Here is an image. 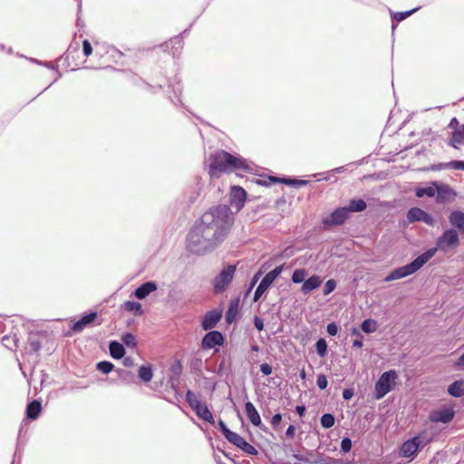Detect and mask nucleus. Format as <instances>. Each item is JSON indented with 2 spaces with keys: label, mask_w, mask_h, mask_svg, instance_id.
<instances>
[{
  "label": "nucleus",
  "mask_w": 464,
  "mask_h": 464,
  "mask_svg": "<svg viewBox=\"0 0 464 464\" xmlns=\"http://www.w3.org/2000/svg\"><path fill=\"white\" fill-rule=\"evenodd\" d=\"M234 223L230 208L223 205L208 209L195 221L187 237L186 247L196 255H205L224 241Z\"/></svg>",
  "instance_id": "f257e3e1"
},
{
  "label": "nucleus",
  "mask_w": 464,
  "mask_h": 464,
  "mask_svg": "<svg viewBox=\"0 0 464 464\" xmlns=\"http://www.w3.org/2000/svg\"><path fill=\"white\" fill-rule=\"evenodd\" d=\"M459 244V237L456 230L452 228L447 229L438 237L436 248H430L426 250L424 254L416 257L412 262L392 270V273L386 276L384 281L391 282L413 275L415 271L420 269L423 265L430 260V258L436 254L437 249L445 251L450 247H457Z\"/></svg>",
  "instance_id": "f03ea898"
},
{
  "label": "nucleus",
  "mask_w": 464,
  "mask_h": 464,
  "mask_svg": "<svg viewBox=\"0 0 464 464\" xmlns=\"http://www.w3.org/2000/svg\"><path fill=\"white\" fill-rule=\"evenodd\" d=\"M251 171L252 168L241 156L232 155L224 150L212 153L208 157V175L210 179H219L223 174L233 171Z\"/></svg>",
  "instance_id": "7ed1b4c3"
},
{
  "label": "nucleus",
  "mask_w": 464,
  "mask_h": 464,
  "mask_svg": "<svg viewBox=\"0 0 464 464\" xmlns=\"http://www.w3.org/2000/svg\"><path fill=\"white\" fill-rule=\"evenodd\" d=\"M432 438L428 437L426 431L420 432L418 436L409 439L401 445V454L403 458H413V456L430 443Z\"/></svg>",
  "instance_id": "20e7f679"
},
{
  "label": "nucleus",
  "mask_w": 464,
  "mask_h": 464,
  "mask_svg": "<svg viewBox=\"0 0 464 464\" xmlns=\"http://www.w3.org/2000/svg\"><path fill=\"white\" fill-rule=\"evenodd\" d=\"M398 373L395 370L384 372L380 376L374 386L375 399H382L390 392L397 383Z\"/></svg>",
  "instance_id": "39448f33"
},
{
  "label": "nucleus",
  "mask_w": 464,
  "mask_h": 464,
  "mask_svg": "<svg viewBox=\"0 0 464 464\" xmlns=\"http://www.w3.org/2000/svg\"><path fill=\"white\" fill-rule=\"evenodd\" d=\"M236 270V265H228L220 271L219 275L215 276L213 281L215 293H220L226 290L234 277Z\"/></svg>",
  "instance_id": "423d86ee"
},
{
  "label": "nucleus",
  "mask_w": 464,
  "mask_h": 464,
  "mask_svg": "<svg viewBox=\"0 0 464 464\" xmlns=\"http://www.w3.org/2000/svg\"><path fill=\"white\" fill-rule=\"evenodd\" d=\"M282 271L283 265H279L277 267L272 269L264 276V278L261 280L260 284L254 292L255 302L259 300L262 295H264L267 288L270 287V285L273 284L276 278L279 276Z\"/></svg>",
  "instance_id": "0eeeda50"
},
{
  "label": "nucleus",
  "mask_w": 464,
  "mask_h": 464,
  "mask_svg": "<svg viewBox=\"0 0 464 464\" xmlns=\"http://www.w3.org/2000/svg\"><path fill=\"white\" fill-rule=\"evenodd\" d=\"M349 218V209L346 207L337 208L333 213L323 220L326 227L341 226Z\"/></svg>",
  "instance_id": "6e6552de"
},
{
  "label": "nucleus",
  "mask_w": 464,
  "mask_h": 464,
  "mask_svg": "<svg viewBox=\"0 0 464 464\" xmlns=\"http://www.w3.org/2000/svg\"><path fill=\"white\" fill-rule=\"evenodd\" d=\"M407 218L409 222L423 221L429 226H433L434 224L432 216L420 208H411L408 209Z\"/></svg>",
  "instance_id": "1a4fd4ad"
},
{
  "label": "nucleus",
  "mask_w": 464,
  "mask_h": 464,
  "mask_svg": "<svg viewBox=\"0 0 464 464\" xmlns=\"http://www.w3.org/2000/svg\"><path fill=\"white\" fill-rule=\"evenodd\" d=\"M228 441L231 444L240 448V450L245 453L250 455H256L258 453L255 446L249 444L247 440H246L243 437H241L240 434L237 432L233 431L230 434V439L228 440Z\"/></svg>",
  "instance_id": "9d476101"
},
{
  "label": "nucleus",
  "mask_w": 464,
  "mask_h": 464,
  "mask_svg": "<svg viewBox=\"0 0 464 464\" xmlns=\"http://www.w3.org/2000/svg\"><path fill=\"white\" fill-rule=\"evenodd\" d=\"M224 343V337L219 331H210L202 338L201 346L203 349H212L215 345Z\"/></svg>",
  "instance_id": "9b49d317"
},
{
  "label": "nucleus",
  "mask_w": 464,
  "mask_h": 464,
  "mask_svg": "<svg viewBox=\"0 0 464 464\" xmlns=\"http://www.w3.org/2000/svg\"><path fill=\"white\" fill-rule=\"evenodd\" d=\"M455 417V411L453 409H444L440 411H431L430 414V420L438 423L440 421L443 424L450 423Z\"/></svg>",
  "instance_id": "f8f14e48"
},
{
  "label": "nucleus",
  "mask_w": 464,
  "mask_h": 464,
  "mask_svg": "<svg viewBox=\"0 0 464 464\" xmlns=\"http://www.w3.org/2000/svg\"><path fill=\"white\" fill-rule=\"evenodd\" d=\"M222 316L221 310H211L208 311L202 319L201 326L204 330H209L215 328L218 323H219Z\"/></svg>",
  "instance_id": "ddd939ff"
},
{
  "label": "nucleus",
  "mask_w": 464,
  "mask_h": 464,
  "mask_svg": "<svg viewBox=\"0 0 464 464\" xmlns=\"http://www.w3.org/2000/svg\"><path fill=\"white\" fill-rule=\"evenodd\" d=\"M449 127L453 130L451 140L457 144H464V124H460L456 118H453Z\"/></svg>",
  "instance_id": "4468645a"
},
{
  "label": "nucleus",
  "mask_w": 464,
  "mask_h": 464,
  "mask_svg": "<svg viewBox=\"0 0 464 464\" xmlns=\"http://www.w3.org/2000/svg\"><path fill=\"white\" fill-rule=\"evenodd\" d=\"M322 283L323 280L320 276L314 275L309 276L307 279L305 277V280L301 286V292L303 295H309L311 291L319 288Z\"/></svg>",
  "instance_id": "2eb2a0df"
},
{
  "label": "nucleus",
  "mask_w": 464,
  "mask_h": 464,
  "mask_svg": "<svg viewBox=\"0 0 464 464\" xmlns=\"http://www.w3.org/2000/svg\"><path fill=\"white\" fill-rule=\"evenodd\" d=\"M245 411L250 423L256 427H260L262 425V418L260 417L259 412L256 410L254 404L249 402V401L245 404Z\"/></svg>",
  "instance_id": "dca6fc26"
},
{
  "label": "nucleus",
  "mask_w": 464,
  "mask_h": 464,
  "mask_svg": "<svg viewBox=\"0 0 464 464\" xmlns=\"http://www.w3.org/2000/svg\"><path fill=\"white\" fill-rule=\"evenodd\" d=\"M157 289V285L152 282H146L134 291V296L138 299H144Z\"/></svg>",
  "instance_id": "f3484780"
},
{
  "label": "nucleus",
  "mask_w": 464,
  "mask_h": 464,
  "mask_svg": "<svg viewBox=\"0 0 464 464\" xmlns=\"http://www.w3.org/2000/svg\"><path fill=\"white\" fill-rule=\"evenodd\" d=\"M195 412L198 418L206 420L209 424L214 425L215 418L213 416V413L208 408L206 402H203V401H201L199 406L197 408Z\"/></svg>",
  "instance_id": "a211bd4d"
},
{
  "label": "nucleus",
  "mask_w": 464,
  "mask_h": 464,
  "mask_svg": "<svg viewBox=\"0 0 464 464\" xmlns=\"http://www.w3.org/2000/svg\"><path fill=\"white\" fill-rule=\"evenodd\" d=\"M456 196L452 188L448 185L437 186V201L444 202L450 200Z\"/></svg>",
  "instance_id": "6ab92c4d"
},
{
  "label": "nucleus",
  "mask_w": 464,
  "mask_h": 464,
  "mask_svg": "<svg viewBox=\"0 0 464 464\" xmlns=\"http://www.w3.org/2000/svg\"><path fill=\"white\" fill-rule=\"evenodd\" d=\"M96 318L97 313L95 312L84 315L82 319L73 324L72 330L74 332H81L83 328L92 324Z\"/></svg>",
  "instance_id": "aec40b11"
},
{
  "label": "nucleus",
  "mask_w": 464,
  "mask_h": 464,
  "mask_svg": "<svg viewBox=\"0 0 464 464\" xmlns=\"http://www.w3.org/2000/svg\"><path fill=\"white\" fill-rule=\"evenodd\" d=\"M450 223L459 228L461 234L464 235V213L461 210H454L450 214Z\"/></svg>",
  "instance_id": "412c9836"
},
{
  "label": "nucleus",
  "mask_w": 464,
  "mask_h": 464,
  "mask_svg": "<svg viewBox=\"0 0 464 464\" xmlns=\"http://www.w3.org/2000/svg\"><path fill=\"white\" fill-rule=\"evenodd\" d=\"M448 392L452 397L459 398L464 396V379L456 380L455 382L450 384Z\"/></svg>",
  "instance_id": "4be33fe9"
},
{
  "label": "nucleus",
  "mask_w": 464,
  "mask_h": 464,
  "mask_svg": "<svg viewBox=\"0 0 464 464\" xmlns=\"http://www.w3.org/2000/svg\"><path fill=\"white\" fill-rule=\"evenodd\" d=\"M109 350L111 356L114 359H121L125 354V349L123 345L116 341L110 343Z\"/></svg>",
  "instance_id": "5701e85b"
},
{
  "label": "nucleus",
  "mask_w": 464,
  "mask_h": 464,
  "mask_svg": "<svg viewBox=\"0 0 464 464\" xmlns=\"http://www.w3.org/2000/svg\"><path fill=\"white\" fill-rule=\"evenodd\" d=\"M42 410L41 403L37 401H33L27 405L26 415L29 419L35 420L38 418Z\"/></svg>",
  "instance_id": "b1692460"
},
{
  "label": "nucleus",
  "mask_w": 464,
  "mask_h": 464,
  "mask_svg": "<svg viewBox=\"0 0 464 464\" xmlns=\"http://www.w3.org/2000/svg\"><path fill=\"white\" fill-rule=\"evenodd\" d=\"M122 308L125 311L133 313L136 315H141L143 314L142 306L140 303L134 301H126L122 304Z\"/></svg>",
  "instance_id": "393cba45"
},
{
  "label": "nucleus",
  "mask_w": 464,
  "mask_h": 464,
  "mask_svg": "<svg viewBox=\"0 0 464 464\" xmlns=\"http://www.w3.org/2000/svg\"><path fill=\"white\" fill-rule=\"evenodd\" d=\"M231 196L234 200H237L240 204H244L246 199V190L239 186L231 187Z\"/></svg>",
  "instance_id": "a878e982"
},
{
  "label": "nucleus",
  "mask_w": 464,
  "mask_h": 464,
  "mask_svg": "<svg viewBox=\"0 0 464 464\" xmlns=\"http://www.w3.org/2000/svg\"><path fill=\"white\" fill-rule=\"evenodd\" d=\"M139 378L144 382H149L153 377L152 369L150 365H142L140 367L138 372Z\"/></svg>",
  "instance_id": "bb28decb"
},
{
  "label": "nucleus",
  "mask_w": 464,
  "mask_h": 464,
  "mask_svg": "<svg viewBox=\"0 0 464 464\" xmlns=\"http://www.w3.org/2000/svg\"><path fill=\"white\" fill-rule=\"evenodd\" d=\"M186 400L188 402V404L190 405V408H192V410L194 411H196L197 408L199 406L200 402H201V399L199 398V396H198L196 394V392L188 390L187 392H186Z\"/></svg>",
  "instance_id": "cd10ccee"
},
{
  "label": "nucleus",
  "mask_w": 464,
  "mask_h": 464,
  "mask_svg": "<svg viewBox=\"0 0 464 464\" xmlns=\"http://www.w3.org/2000/svg\"><path fill=\"white\" fill-rule=\"evenodd\" d=\"M349 209V214L351 211H362L366 209L367 203L362 199H352L349 202V207H346Z\"/></svg>",
  "instance_id": "c85d7f7f"
},
{
  "label": "nucleus",
  "mask_w": 464,
  "mask_h": 464,
  "mask_svg": "<svg viewBox=\"0 0 464 464\" xmlns=\"http://www.w3.org/2000/svg\"><path fill=\"white\" fill-rule=\"evenodd\" d=\"M308 276V271L304 268L295 269L291 276L292 282L295 284L304 283L305 277Z\"/></svg>",
  "instance_id": "c756f323"
},
{
  "label": "nucleus",
  "mask_w": 464,
  "mask_h": 464,
  "mask_svg": "<svg viewBox=\"0 0 464 464\" xmlns=\"http://www.w3.org/2000/svg\"><path fill=\"white\" fill-rule=\"evenodd\" d=\"M361 329L365 333H373L377 330V323L372 318L365 319L361 324Z\"/></svg>",
  "instance_id": "7c9ffc66"
},
{
  "label": "nucleus",
  "mask_w": 464,
  "mask_h": 464,
  "mask_svg": "<svg viewBox=\"0 0 464 464\" xmlns=\"http://www.w3.org/2000/svg\"><path fill=\"white\" fill-rule=\"evenodd\" d=\"M437 192V186L436 187H426V188H420L416 189V195L418 197L422 196H429L433 197Z\"/></svg>",
  "instance_id": "2f4dec72"
},
{
  "label": "nucleus",
  "mask_w": 464,
  "mask_h": 464,
  "mask_svg": "<svg viewBox=\"0 0 464 464\" xmlns=\"http://www.w3.org/2000/svg\"><path fill=\"white\" fill-rule=\"evenodd\" d=\"M28 343H29L31 351H33V352L36 353L41 348V343L39 341L37 334H31L29 335Z\"/></svg>",
  "instance_id": "473e14b6"
},
{
  "label": "nucleus",
  "mask_w": 464,
  "mask_h": 464,
  "mask_svg": "<svg viewBox=\"0 0 464 464\" xmlns=\"http://www.w3.org/2000/svg\"><path fill=\"white\" fill-rule=\"evenodd\" d=\"M321 425L324 428H331L335 423V419L332 413H324L320 419Z\"/></svg>",
  "instance_id": "72a5a7b5"
},
{
  "label": "nucleus",
  "mask_w": 464,
  "mask_h": 464,
  "mask_svg": "<svg viewBox=\"0 0 464 464\" xmlns=\"http://www.w3.org/2000/svg\"><path fill=\"white\" fill-rule=\"evenodd\" d=\"M315 348L320 357H325V353L327 351V343L324 338H319V340L315 343Z\"/></svg>",
  "instance_id": "f704fd0d"
},
{
  "label": "nucleus",
  "mask_w": 464,
  "mask_h": 464,
  "mask_svg": "<svg viewBox=\"0 0 464 464\" xmlns=\"http://www.w3.org/2000/svg\"><path fill=\"white\" fill-rule=\"evenodd\" d=\"M237 308H238V304L237 303L230 304V307H229V309L226 313V320H227V323L230 324V323L233 322L234 318L237 315Z\"/></svg>",
  "instance_id": "c9c22d12"
},
{
  "label": "nucleus",
  "mask_w": 464,
  "mask_h": 464,
  "mask_svg": "<svg viewBox=\"0 0 464 464\" xmlns=\"http://www.w3.org/2000/svg\"><path fill=\"white\" fill-rule=\"evenodd\" d=\"M420 8H413L411 10H409V11H405V12H396L393 14V19L396 20V22H402L403 19H406L407 17H409L410 15H411V14H413L414 12H416L417 10H419Z\"/></svg>",
  "instance_id": "e433bc0d"
},
{
  "label": "nucleus",
  "mask_w": 464,
  "mask_h": 464,
  "mask_svg": "<svg viewBox=\"0 0 464 464\" xmlns=\"http://www.w3.org/2000/svg\"><path fill=\"white\" fill-rule=\"evenodd\" d=\"M121 341L126 346L130 348L135 347L137 344L135 336L130 333L123 334L121 337Z\"/></svg>",
  "instance_id": "4c0bfd02"
},
{
  "label": "nucleus",
  "mask_w": 464,
  "mask_h": 464,
  "mask_svg": "<svg viewBox=\"0 0 464 464\" xmlns=\"http://www.w3.org/2000/svg\"><path fill=\"white\" fill-rule=\"evenodd\" d=\"M113 364L107 361H102L97 363V369L102 373H109L113 370Z\"/></svg>",
  "instance_id": "58836bf2"
},
{
  "label": "nucleus",
  "mask_w": 464,
  "mask_h": 464,
  "mask_svg": "<svg viewBox=\"0 0 464 464\" xmlns=\"http://www.w3.org/2000/svg\"><path fill=\"white\" fill-rule=\"evenodd\" d=\"M337 287V282L334 279H330L324 283L323 293L324 295H330Z\"/></svg>",
  "instance_id": "ea45409f"
},
{
  "label": "nucleus",
  "mask_w": 464,
  "mask_h": 464,
  "mask_svg": "<svg viewBox=\"0 0 464 464\" xmlns=\"http://www.w3.org/2000/svg\"><path fill=\"white\" fill-rule=\"evenodd\" d=\"M273 181L277 182H283L285 184H295L296 186H304V184H306V180L302 179H276V178H271Z\"/></svg>",
  "instance_id": "a19ab883"
},
{
  "label": "nucleus",
  "mask_w": 464,
  "mask_h": 464,
  "mask_svg": "<svg viewBox=\"0 0 464 464\" xmlns=\"http://www.w3.org/2000/svg\"><path fill=\"white\" fill-rule=\"evenodd\" d=\"M218 427H219L221 432L223 433V435L225 436V439H227L228 440L230 439L233 431H231L230 429L226 426L223 420H219Z\"/></svg>",
  "instance_id": "79ce46f5"
},
{
  "label": "nucleus",
  "mask_w": 464,
  "mask_h": 464,
  "mask_svg": "<svg viewBox=\"0 0 464 464\" xmlns=\"http://www.w3.org/2000/svg\"><path fill=\"white\" fill-rule=\"evenodd\" d=\"M316 383L320 390H325L328 385L327 378L324 373H320L317 377Z\"/></svg>",
  "instance_id": "37998d69"
},
{
  "label": "nucleus",
  "mask_w": 464,
  "mask_h": 464,
  "mask_svg": "<svg viewBox=\"0 0 464 464\" xmlns=\"http://www.w3.org/2000/svg\"><path fill=\"white\" fill-rule=\"evenodd\" d=\"M82 52L83 54L88 57L92 53V46L88 40L82 42Z\"/></svg>",
  "instance_id": "c03bdc74"
},
{
  "label": "nucleus",
  "mask_w": 464,
  "mask_h": 464,
  "mask_svg": "<svg viewBox=\"0 0 464 464\" xmlns=\"http://www.w3.org/2000/svg\"><path fill=\"white\" fill-rule=\"evenodd\" d=\"M342 450L349 452L352 448V440L349 438H343L341 443Z\"/></svg>",
  "instance_id": "a18cd8bd"
},
{
  "label": "nucleus",
  "mask_w": 464,
  "mask_h": 464,
  "mask_svg": "<svg viewBox=\"0 0 464 464\" xmlns=\"http://www.w3.org/2000/svg\"><path fill=\"white\" fill-rule=\"evenodd\" d=\"M326 331L329 335L335 336L338 333V327L335 323H330L326 326Z\"/></svg>",
  "instance_id": "49530a36"
},
{
  "label": "nucleus",
  "mask_w": 464,
  "mask_h": 464,
  "mask_svg": "<svg viewBox=\"0 0 464 464\" xmlns=\"http://www.w3.org/2000/svg\"><path fill=\"white\" fill-rule=\"evenodd\" d=\"M261 372H263L266 376H269V374L273 372V368L268 363H262Z\"/></svg>",
  "instance_id": "de8ad7c7"
},
{
  "label": "nucleus",
  "mask_w": 464,
  "mask_h": 464,
  "mask_svg": "<svg viewBox=\"0 0 464 464\" xmlns=\"http://www.w3.org/2000/svg\"><path fill=\"white\" fill-rule=\"evenodd\" d=\"M254 325L258 331H262L264 329V322L263 319L259 316L254 317Z\"/></svg>",
  "instance_id": "09e8293b"
},
{
  "label": "nucleus",
  "mask_w": 464,
  "mask_h": 464,
  "mask_svg": "<svg viewBox=\"0 0 464 464\" xmlns=\"http://www.w3.org/2000/svg\"><path fill=\"white\" fill-rule=\"evenodd\" d=\"M281 420H282V415L281 413H276L272 420H271V424L273 427H277V425H279L281 423Z\"/></svg>",
  "instance_id": "8fccbe9b"
},
{
  "label": "nucleus",
  "mask_w": 464,
  "mask_h": 464,
  "mask_svg": "<svg viewBox=\"0 0 464 464\" xmlns=\"http://www.w3.org/2000/svg\"><path fill=\"white\" fill-rule=\"evenodd\" d=\"M450 165L452 166L454 169H464V161L462 160L451 161Z\"/></svg>",
  "instance_id": "3c124183"
},
{
  "label": "nucleus",
  "mask_w": 464,
  "mask_h": 464,
  "mask_svg": "<svg viewBox=\"0 0 464 464\" xmlns=\"http://www.w3.org/2000/svg\"><path fill=\"white\" fill-rule=\"evenodd\" d=\"M353 394L354 392L353 390L346 389L343 391V398L344 400H350L351 398L353 397Z\"/></svg>",
  "instance_id": "603ef678"
},
{
  "label": "nucleus",
  "mask_w": 464,
  "mask_h": 464,
  "mask_svg": "<svg viewBox=\"0 0 464 464\" xmlns=\"http://www.w3.org/2000/svg\"><path fill=\"white\" fill-rule=\"evenodd\" d=\"M295 430V427L294 425H290L285 431V436L288 438H294Z\"/></svg>",
  "instance_id": "864d4df0"
},
{
  "label": "nucleus",
  "mask_w": 464,
  "mask_h": 464,
  "mask_svg": "<svg viewBox=\"0 0 464 464\" xmlns=\"http://www.w3.org/2000/svg\"><path fill=\"white\" fill-rule=\"evenodd\" d=\"M305 411L306 410H305V407L304 405H297V406H295V411L301 417L304 416Z\"/></svg>",
  "instance_id": "5fc2aeb1"
},
{
  "label": "nucleus",
  "mask_w": 464,
  "mask_h": 464,
  "mask_svg": "<svg viewBox=\"0 0 464 464\" xmlns=\"http://www.w3.org/2000/svg\"><path fill=\"white\" fill-rule=\"evenodd\" d=\"M123 364L126 367H131L133 365V360L130 357H125L123 359Z\"/></svg>",
  "instance_id": "6e6d98bb"
},
{
  "label": "nucleus",
  "mask_w": 464,
  "mask_h": 464,
  "mask_svg": "<svg viewBox=\"0 0 464 464\" xmlns=\"http://www.w3.org/2000/svg\"><path fill=\"white\" fill-rule=\"evenodd\" d=\"M455 364L458 366H464V353L459 356Z\"/></svg>",
  "instance_id": "4d7b16f0"
},
{
  "label": "nucleus",
  "mask_w": 464,
  "mask_h": 464,
  "mask_svg": "<svg viewBox=\"0 0 464 464\" xmlns=\"http://www.w3.org/2000/svg\"><path fill=\"white\" fill-rule=\"evenodd\" d=\"M353 345L355 347H362V342L361 341V339H355L353 343Z\"/></svg>",
  "instance_id": "13d9d810"
},
{
  "label": "nucleus",
  "mask_w": 464,
  "mask_h": 464,
  "mask_svg": "<svg viewBox=\"0 0 464 464\" xmlns=\"http://www.w3.org/2000/svg\"><path fill=\"white\" fill-rule=\"evenodd\" d=\"M118 373L120 377H124L125 375L129 374V372L124 370H118Z\"/></svg>",
  "instance_id": "bf43d9fd"
},
{
  "label": "nucleus",
  "mask_w": 464,
  "mask_h": 464,
  "mask_svg": "<svg viewBox=\"0 0 464 464\" xmlns=\"http://www.w3.org/2000/svg\"><path fill=\"white\" fill-rule=\"evenodd\" d=\"M35 63H39V64H44V66L48 67V68H53V66L50 65L49 63L47 62H44V63H42V62H38V61H34Z\"/></svg>",
  "instance_id": "052dcab7"
},
{
  "label": "nucleus",
  "mask_w": 464,
  "mask_h": 464,
  "mask_svg": "<svg viewBox=\"0 0 464 464\" xmlns=\"http://www.w3.org/2000/svg\"><path fill=\"white\" fill-rule=\"evenodd\" d=\"M251 350L254 351V352H257V351H259V346L255 344V345L252 346Z\"/></svg>",
  "instance_id": "680f3d73"
},
{
  "label": "nucleus",
  "mask_w": 464,
  "mask_h": 464,
  "mask_svg": "<svg viewBox=\"0 0 464 464\" xmlns=\"http://www.w3.org/2000/svg\"><path fill=\"white\" fill-rule=\"evenodd\" d=\"M181 369V364L179 362H176V371L178 370H180Z\"/></svg>",
  "instance_id": "e2e57ef3"
},
{
  "label": "nucleus",
  "mask_w": 464,
  "mask_h": 464,
  "mask_svg": "<svg viewBox=\"0 0 464 464\" xmlns=\"http://www.w3.org/2000/svg\"><path fill=\"white\" fill-rule=\"evenodd\" d=\"M78 2V11L82 9V0H76Z\"/></svg>",
  "instance_id": "0e129e2a"
},
{
  "label": "nucleus",
  "mask_w": 464,
  "mask_h": 464,
  "mask_svg": "<svg viewBox=\"0 0 464 464\" xmlns=\"http://www.w3.org/2000/svg\"><path fill=\"white\" fill-rule=\"evenodd\" d=\"M301 378H305V372L304 370L301 371Z\"/></svg>",
  "instance_id": "69168bd1"
}]
</instances>
